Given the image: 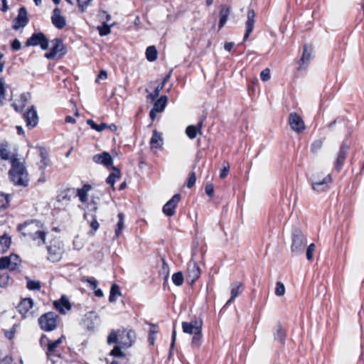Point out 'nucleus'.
I'll use <instances>...</instances> for the list:
<instances>
[{"mask_svg": "<svg viewBox=\"0 0 364 364\" xmlns=\"http://www.w3.org/2000/svg\"><path fill=\"white\" fill-rule=\"evenodd\" d=\"M18 230L24 236H28L36 241L38 245L45 244L46 232L45 227L41 222L36 220L26 221L18 225Z\"/></svg>", "mask_w": 364, "mask_h": 364, "instance_id": "1", "label": "nucleus"}, {"mask_svg": "<svg viewBox=\"0 0 364 364\" xmlns=\"http://www.w3.org/2000/svg\"><path fill=\"white\" fill-rule=\"evenodd\" d=\"M202 326V319H194L191 322H182L183 332L188 334H193L191 340L192 348H198L203 343Z\"/></svg>", "mask_w": 364, "mask_h": 364, "instance_id": "2", "label": "nucleus"}, {"mask_svg": "<svg viewBox=\"0 0 364 364\" xmlns=\"http://www.w3.org/2000/svg\"><path fill=\"white\" fill-rule=\"evenodd\" d=\"M9 176L16 186L26 187L28 183V173L23 164L19 160H12Z\"/></svg>", "mask_w": 364, "mask_h": 364, "instance_id": "3", "label": "nucleus"}, {"mask_svg": "<svg viewBox=\"0 0 364 364\" xmlns=\"http://www.w3.org/2000/svg\"><path fill=\"white\" fill-rule=\"evenodd\" d=\"M291 254L293 257H297L303 254L307 245V238L303 232L296 227L291 230Z\"/></svg>", "mask_w": 364, "mask_h": 364, "instance_id": "4", "label": "nucleus"}, {"mask_svg": "<svg viewBox=\"0 0 364 364\" xmlns=\"http://www.w3.org/2000/svg\"><path fill=\"white\" fill-rule=\"evenodd\" d=\"M58 323V316L52 311L41 315L38 318L40 328L45 331H54Z\"/></svg>", "mask_w": 364, "mask_h": 364, "instance_id": "5", "label": "nucleus"}, {"mask_svg": "<svg viewBox=\"0 0 364 364\" xmlns=\"http://www.w3.org/2000/svg\"><path fill=\"white\" fill-rule=\"evenodd\" d=\"M53 45L51 50L45 54L48 59L60 58L66 53V48L60 38H55L51 41Z\"/></svg>", "mask_w": 364, "mask_h": 364, "instance_id": "6", "label": "nucleus"}, {"mask_svg": "<svg viewBox=\"0 0 364 364\" xmlns=\"http://www.w3.org/2000/svg\"><path fill=\"white\" fill-rule=\"evenodd\" d=\"M136 340V333L132 329H119V343L124 349H128L133 346Z\"/></svg>", "mask_w": 364, "mask_h": 364, "instance_id": "7", "label": "nucleus"}, {"mask_svg": "<svg viewBox=\"0 0 364 364\" xmlns=\"http://www.w3.org/2000/svg\"><path fill=\"white\" fill-rule=\"evenodd\" d=\"M26 45L27 46H40L43 50H46L48 48V39L43 33H36L27 40Z\"/></svg>", "mask_w": 364, "mask_h": 364, "instance_id": "8", "label": "nucleus"}, {"mask_svg": "<svg viewBox=\"0 0 364 364\" xmlns=\"http://www.w3.org/2000/svg\"><path fill=\"white\" fill-rule=\"evenodd\" d=\"M181 196L176 193L172 196L163 206L162 211L168 217H172L176 213V208L180 202Z\"/></svg>", "mask_w": 364, "mask_h": 364, "instance_id": "9", "label": "nucleus"}, {"mask_svg": "<svg viewBox=\"0 0 364 364\" xmlns=\"http://www.w3.org/2000/svg\"><path fill=\"white\" fill-rule=\"evenodd\" d=\"M289 124L291 129L296 133H301L305 129L304 122L296 112H291L289 115Z\"/></svg>", "mask_w": 364, "mask_h": 364, "instance_id": "10", "label": "nucleus"}, {"mask_svg": "<svg viewBox=\"0 0 364 364\" xmlns=\"http://www.w3.org/2000/svg\"><path fill=\"white\" fill-rule=\"evenodd\" d=\"M313 53V48L311 45L305 43L303 46L302 55L298 60V70H302L307 67L309 65Z\"/></svg>", "mask_w": 364, "mask_h": 364, "instance_id": "11", "label": "nucleus"}, {"mask_svg": "<svg viewBox=\"0 0 364 364\" xmlns=\"http://www.w3.org/2000/svg\"><path fill=\"white\" fill-rule=\"evenodd\" d=\"M287 333L286 329L282 326V323L279 322L275 331L273 332L274 341L279 346V348H283L286 343Z\"/></svg>", "mask_w": 364, "mask_h": 364, "instance_id": "12", "label": "nucleus"}, {"mask_svg": "<svg viewBox=\"0 0 364 364\" xmlns=\"http://www.w3.org/2000/svg\"><path fill=\"white\" fill-rule=\"evenodd\" d=\"M23 119L26 122V127L29 129L34 128L38 123V116L36 109L33 106L28 109L23 114Z\"/></svg>", "mask_w": 364, "mask_h": 364, "instance_id": "13", "label": "nucleus"}, {"mask_svg": "<svg viewBox=\"0 0 364 364\" xmlns=\"http://www.w3.org/2000/svg\"><path fill=\"white\" fill-rule=\"evenodd\" d=\"M332 181L331 175L328 174L323 177L321 181H314L311 188L317 193L325 192L329 189V184L332 183Z\"/></svg>", "mask_w": 364, "mask_h": 364, "instance_id": "14", "label": "nucleus"}, {"mask_svg": "<svg viewBox=\"0 0 364 364\" xmlns=\"http://www.w3.org/2000/svg\"><path fill=\"white\" fill-rule=\"evenodd\" d=\"M98 316L96 312L91 311L86 313L82 320V326L89 331H94L96 324V321Z\"/></svg>", "mask_w": 364, "mask_h": 364, "instance_id": "15", "label": "nucleus"}, {"mask_svg": "<svg viewBox=\"0 0 364 364\" xmlns=\"http://www.w3.org/2000/svg\"><path fill=\"white\" fill-rule=\"evenodd\" d=\"M349 149V146L343 142L340 146L339 151L337 158L335 161L334 166L337 171H340L343 166L344 161L346 160L347 152Z\"/></svg>", "mask_w": 364, "mask_h": 364, "instance_id": "16", "label": "nucleus"}, {"mask_svg": "<svg viewBox=\"0 0 364 364\" xmlns=\"http://www.w3.org/2000/svg\"><path fill=\"white\" fill-rule=\"evenodd\" d=\"M255 12L254 9H249L247 11V21L245 22V33L243 37V41L248 39L250 33L253 31L255 23Z\"/></svg>", "mask_w": 364, "mask_h": 364, "instance_id": "17", "label": "nucleus"}, {"mask_svg": "<svg viewBox=\"0 0 364 364\" xmlns=\"http://www.w3.org/2000/svg\"><path fill=\"white\" fill-rule=\"evenodd\" d=\"M28 21L27 11L24 7H21L18 10L17 17L14 21L13 28L18 30L20 28H23L26 26Z\"/></svg>", "mask_w": 364, "mask_h": 364, "instance_id": "18", "label": "nucleus"}, {"mask_svg": "<svg viewBox=\"0 0 364 364\" xmlns=\"http://www.w3.org/2000/svg\"><path fill=\"white\" fill-rule=\"evenodd\" d=\"M188 277L191 284H193L200 276V269L196 261H191L188 264Z\"/></svg>", "mask_w": 364, "mask_h": 364, "instance_id": "19", "label": "nucleus"}, {"mask_svg": "<svg viewBox=\"0 0 364 364\" xmlns=\"http://www.w3.org/2000/svg\"><path fill=\"white\" fill-rule=\"evenodd\" d=\"M92 161L98 164H102L106 167L113 166V159L109 153L104 151L93 156Z\"/></svg>", "mask_w": 364, "mask_h": 364, "instance_id": "20", "label": "nucleus"}, {"mask_svg": "<svg viewBox=\"0 0 364 364\" xmlns=\"http://www.w3.org/2000/svg\"><path fill=\"white\" fill-rule=\"evenodd\" d=\"M31 100L30 93H23L21 95L19 100L13 104V107L16 112H22L23 109L28 105Z\"/></svg>", "mask_w": 364, "mask_h": 364, "instance_id": "21", "label": "nucleus"}, {"mask_svg": "<svg viewBox=\"0 0 364 364\" xmlns=\"http://www.w3.org/2000/svg\"><path fill=\"white\" fill-rule=\"evenodd\" d=\"M244 285L240 282H235L231 284L230 298L226 302L225 306L230 304L238 295L243 291Z\"/></svg>", "mask_w": 364, "mask_h": 364, "instance_id": "22", "label": "nucleus"}, {"mask_svg": "<svg viewBox=\"0 0 364 364\" xmlns=\"http://www.w3.org/2000/svg\"><path fill=\"white\" fill-rule=\"evenodd\" d=\"M51 21L53 24L58 28H62L66 24L65 19L61 16L60 11L58 8H55L53 10Z\"/></svg>", "mask_w": 364, "mask_h": 364, "instance_id": "23", "label": "nucleus"}, {"mask_svg": "<svg viewBox=\"0 0 364 364\" xmlns=\"http://www.w3.org/2000/svg\"><path fill=\"white\" fill-rule=\"evenodd\" d=\"M55 309L61 314H66L68 310V299L65 295H63L58 300L53 301Z\"/></svg>", "mask_w": 364, "mask_h": 364, "instance_id": "24", "label": "nucleus"}, {"mask_svg": "<svg viewBox=\"0 0 364 364\" xmlns=\"http://www.w3.org/2000/svg\"><path fill=\"white\" fill-rule=\"evenodd\" d=\"M0 157L3 160L10 161L11 163L12 160H18L14 157L7 143H1L0 144Z\"/></svg>", "mask_w": 364, "mask_h": 364, "instance_id": "25", "label": "nucleus"}, {"mask_svg": "<svg viewBox=\"0 0 364 364\" xmlns=\"http://www.w3.org/2000/svg\"><path fill=\"white\" fill-rule=\"evenodd\" d=\"M33 305V300L31 298H26L23 299L20 304H18L17 309L19 313L23 316L26 317L27 314H28L29 310L32 309Z\"/></svg>", "mask_w": 364, "mask_h": 364, "instance_id": "26", "label": "nucleus"}, {"mask_svg": "<svg viewBox=\"0 0 364 364\" xmlns=\"http://www.w3.org/2000/svg\"><path fill=\"white\" fill-rule=\"evenodd\" d=\"M205 118V117L201 118L198 122L197 126L189 125L186 127V134L191 139H195L197 136L198 132H200Z\"/></svg>", "mask_w": 364, "mask_h": 364, "instance_id": "27", "label": "nucleus"}, {"mask_svg": "<svg viewBox=\"0 0 364 364\" xmlns=\"http://www.w3.org/2000/svg\"><path fill=\"white\" fill-rule=\"evenodd\" d=\"M230 14V8L225 4H223L220 10V18L218 23V30H220L226 23L228 16Z\"/></svg>", "mask_w": 364, "mask_h": 364, "instance_id": "28", "label": "nucleus"}, {"mask_svg": "<svg viewBox=\"0 0 364 364\" xmlns=\"http://www.w3.org/2000/svg\"><path fill=\"white\" fill-rule=\"evenodd\" d=\"M92 189V186L89 183H85L81 188L77 189V196L81 203H85L87 202V193Z\"/></svg>", "mask_w": 364, "mask_h": 364, "instance_id": "29", "label": "nucleus"}, {"mask_svg": "<svg viewBox=\"0 0 364 364\" xmlns=\"http://www.w3.org/2000/svg\"><path fill=\"white\" fill-rule=\"evenodd\" d=\"M112 168L113 172L109 173L105 181L108 185L114 187L116 180L120 178L121 171L119 168L115 166H112Z\"/></svg>", "mask_w": 364, "mask_h": 364, "instance_id": "30", "label": "nucleus"}, {"mask_svg": "<svg viewBox=\"0 0 364 364\" xmlns=\"http://www.w3.org/2000/svg\"><path fill=\"white\" fill-rule=\"evenodd\" d=\"M161 134L156 129L153 131L152 136L151 138L150 144L151 148L158 149L162 146Z\"/></svg>", "mask_w": 364, "mask_h": 364, "instance_id": "31", "label": "nucleus"}, {"mask_svg": "<svg viewBox=\"0 0 364 364\" xmlns=\"http://www.w3.org/2000/svg\"><path fill=\"white\" fill-rule=\"evenodd\" d=\"M168 97L166 95H161L154 104L153 108L159 112H163L167 105Z\"/></svg>", "mask_w": 364, "mask_h": 364, "instance_id": "32", "label": "nucleus"}, {"mask_svg": "<svg viewBox=\"0 0 364 364\" xmlns=\"http://www.w3.org/2000/svg\"><path fill=\"white\" fill-rule=\"evenodd\" d=\"M63 338V337H61L53 342H50L48 344V350L46 353L49 359H51V357L54 355L58 356V354H55V349L59 346V344L61 343Z\"/></svg>", "mask_w": 364, "mask_h": 364, "instance_id": "33", "label": "nucleus"}, {"mask_svg": "<svg viewBox=\"0 0 364 364\" xmlns=\"http://www.w3.org/2000/svg\"><path fill=\"white\" fill-rule=\"evenodd\" d=\"M146 58L149 62H154L157 59L158 52L154 46H148L145 52Z\"/></svg>", "mask_w": 364, "mask_h": 364, "instance_id": "34", "label": "nucleus"}, {"mask_svg": "<svg viewBox=\"0 0 364 364\" xmlns=\"http://www.w3.org/2000/svg\"><path fill=\"white\" fill-rule=\"evenodd\" d=\"M121 296V291L119 286L114 283L110 288L109 301L110 303L114 302L117 300V296Z\"/></svg>", "mask_w": 364, "mask_h": 364, "instance_id": "35", "label": "nucleus"}, {"mask_svg": "<svg viewBox=\"0 0 364 364\" xmlns=\"http://www.w3.org/2000/svg\"><path fill=\"white\" fill-rule=\"evenodd\" d=\"M122 345H121L119 343L117 345H115L114 348L110 350L109 353V355L110 356L114 357V358H125L126 354L122 351V349H124V347H122Z\"/></svg>", "mask_w": 364, "mask_h": 364, "instance_id": "36", "label": "nucleus"}, {"mask_svg": "<svg viewBox=\"0 0 364 364\" xmlns=\"http://www.w3.org/2000/svg\"><path fill=\"white\" fill-rule=\"evenodd\" d=\"M10 245L11 238L8 235H4L0 237V254H3L7 251Z\"/></svg>", "mask_w": 364, "mask_h": 364, "instance_id": "37", "label": "nucleus"}, {"mask_svg": "<svg viewBox=\"0 0 364 364\" xmlns=\"http://www.w3.org/2000/svg\"><path fill=\"white\" fill-rule=\"evenodd\" d=\"M87 124L91 127V129L98 132H102L105 129H106L108 127V124L105 122L97 124L94 120L91 119L87 120Z\"/></svg>", "mask_w": 364, "mask_h": 364, "instance_id": "38", "label": "nucleus"}, {"mask_svg": "<svg viewBox=\"0 0 364 364\" xmlns=\"http://www.w3.org/2000/svg\"><path fill=\"white\" fill-rule=\"evenodd\" d=\"M119 342V329L117 331L114 330H112L109 333L107 339V343L108 345H112L115 343L117 345Z\"/></svg>", "mask_w": 364, "mask_h": 364, "instance_id": "39", "label": "nucleus"}, {"mask_svg": "<svg viewBox=\"0 0 364 364\" xmlns=\"http://www.w3.org/2000/svg\"><path fill=\"white\" fill-rule=\"evenodd\" d=\"M39 151V155L41 157V161H40V167L41 168H45L48 165V154L46 150L44 148L40 147L38 149Z\"/></svg>", "mask_w": 364, "mask_h": 364, "instance_id": "40", "label": "nucleus"}, {"mask_svg": "<svg viewBox=\"0 0 364 364\" xmlns=\"http://www.w3.org/2000/svg\"><path fill=\"white\" fill-rule=\"evenodd\" d=\"M89 217L90 218V220H89L87 218V220H86L87 221V223H89L90 228H92V231L90 232V233L92 235H94L95 234V232L99 229L100 224L97 222V215L95 214H92V215H89Z\"/></svg>", "mask_w": 364, "mask_h": 364, "instance_id": "41", "label": "nucleus"}, {"mask_svg": "<svg viewBox=\"0 0 364 364\" xmlns=\"http://www.w3.org/2000/svg\"><path fill=\"white\" fill-rule=\"evenodd\" d=\"M118 222L117 224V228L115 229V236L119 237L122 234V231L124 228V215L122 213H119L117 215Z\"/></svg>", "mask_w": 364, "mask_h": 364, "instance_id": "42", "label": "nucleus"}, {"mask_svg": "<svg viewBox=\"0 0 364 364\" xmlns=\"http://www.w3.org/2000/svg\"><path fill=\"white\" fill-rule=\"evenodd\" d=\"M87 212L85 213L83 215V218L85 220H87V217L89 215H92V214H95L98 210V205L96 204L91 203L87 200Z\"/></svg>", "mask_w": 364, "mask_h": 364, "instance_id": "43", "label": "nucleus"}, {"mask_svg": "<svg viewBox=\"0 0 364 364\" xmlns=\"http://www.w3.org/2000/svg\"><path fill=\"white\" fill-rule=\"evenodd\" d=\"M183 281L184 278L181 272H177L172 275V282L176 286H181Z\"/></svg>", "mask_w": 364, "mask_h": 364, "instance_id": "44", "label": "nucleus"}, {"mask_svg": "<svg viewBox=\"0 0 364 364\" xmlns=\"http://www.w3.org/2000/svg\"><path fill=\"white\" fill-rule=\"evenodd\" d=\"M14 264H11V261L9 257H2L0 258V269H4L9 268L11 270H14Z\"/></svg>", "mask_w": 364, "mask_h": 364, "instance_id": "45", "label": "nucleus"}, {"mask_svg": "<svg viewBox=\"0 0 364 364\" xmlns=\"http://www.w3.org/2000/svg\"><path fill=\"white\" fill-rule=\"evenodd\" d=\"M100 36H105L110 33L111 28L106 23H103L102 26L97 27Z\"/></svg>", "mask_w": 364, "mask_h": 364, "instance_id": "46", "label": "nucleus"}, {"mask_svg": "<svg viewBox=\"0 0 364 364\" xmlns=\"http://www.w3.org/2000/svg\"><path fill=\"white\" fill-rule=\"evenodd\" d=\"M323 139H316L311 145V151L312 153L316 154L321 149L323 146Z\"/></svg>", "mask_w": 364, "mask_h": 364, "instance_id": "47", "label": "nucleus"}, {"mask_svg": "<svg viewBox=\"0 0 364 364\" xmlns=\"http://www.w3.org/2000/svg\"><path fill=\"white\" fill-rule=\"evenodd\" d=\"M274 293L278 296H282L285 294V287L282 282H277L276 283V287Z\"/></svg>", "mask_w": 364, "mask_h": 364, "instance_id": "48", "label": "nucleus"}, {"mask_svg": "<svg viewBox=\"0 0 364 364\" xmlns=\"http://www.w3.org/2000/svg\"><path fill=\"white\" fill-rule=\"evenodd\" d=\"M27 288L30 290H38L41 288V283L38 281L27 279Z\"/></svg>", "mask_w": 364, "mask_h": 364, "instance_id": "49", "label": "nucleus"}, {"mask_svg": "<svg viewBox=\"0 0 364 364\" xmlns=\"http://www.w3.org/2000/svg\"><path fill=\"white\" fill-rule=\"evenodd\" d=\"M164 87L163 86V84L158 85L153 92L148 95L149 98H150L151 100H154L156 97H159L160 92L163 90Z\"/></svg>", "mask_w": 364, "mask_h": 364, "instance_id": "50", "label": "nucleus"}, {"mask_svg": "<svg viewBox=\"0 0 364 364\" xmlns=\"http://www.w3.org/2000/svg\"><path fill=\"white\" fill-rule=\"evenodd\" d=\"M315 250V244L311 243L306 248V259L311 261L313 259L314 252Z\"/></svg>", "mask_w": 364, "mask_h": 364, "instance_id": "51", "label": "nucleus"}, {"mask_svg": "<svg viewBox=\"0 0 364 364\" xmlns=\"http://www.w3.org/2000/svg\"><path fill=\"white\" fill-rule=\"evenodd\" d=\"M10 282V277L8 274H2L0 275V286L1 287H6L9 285Z\"/></svg>", "mask_w": 364, "mask_h": 364, "instance_id": "52", "label": "nucleus"}, {"mask_svg": "<svg viewBox=\"0 0 364 364\" xmlns=\"http://www.w3.org/2000/svg\"><path fill=\"white\" fill-rule=\"evenodd\" d=\"M205 193L210 197L212 198L214 195V186L211 183H207L205 186Z\"/></svg>", "mask_w": 364, "mask_h": 364, "instance_id": "53", "label": "nucleus"}, {"mask_svg": "<svg viewBox=\"0 0 364 364\" xmlns=\"http://www.w3.org/2000/svg\"><path fill=\"white\" fill-rule=\"evenodd\" d=\"M10 261H11V264H14V270L16 269V267H18V265L20 263V259H19V257L17 255H11L9 257Z\"/></svg>", "mask_w": 364, "mask_h": 364, "instance_id": "54", "label": "nucleus"}, {"mask_svg": "<svg viewBox=\"0 0 364 364\" xmlns=\"http://www.w3.org/2000/svg\"><path fill=\"white\" fill-rule=\"evenodd\" d=\"M260 78L264 82L269 80L270 79V70L269 68L264 69L260 73Z\"/></svg>", "mask_w": 364, "mask_h": 364, "instance_id": "55", "label": "nucleus"}, {"mask_svg": "<svg viewBox=\"0 0 364 364\" xmlns=\"http://www.w3.org/2000/svg\"><path fill=\"white\" fill-rule=\"evenodd\" d=\"M196 173L194 172H192L188 178L187 183H186L187 187L189 188H191L192 186H194V184L196 183Z\"/></svg>", "mask_w": 364, "mask_h": 364, "instance_id": "56", "label": "nucleus"}, {"mask_svg": "<svg viewBox=\"0 0 364 364\" xmlns=\"http://www.w3.org/2000/svg\"><path fill=\"white\" fill-rule=\"evenodd\" d=\"M73 249L76 250H80L82 248L83 244L81 241H80L78 237H75L73 242Z\"/></svg>", "mask_w": 364, "mask_h": 364, "instance_id": "57", "label": "nucleus"}, {"mask_svg": "<svg viewBox=\"0 0 364 364\" xmlns=\"http://www.w3.org/2000/svg\"><path fill=\"white\" fill-rule=\"evenodd\" d=\"M86 282L90 284V288L92 289H95L97 287L98 282L96 279L94 277H87L86 279Z\"/></svg>", "mask_w": 364, "mask_h": 364, "instance_id": "58", "label": "nucleus"}, {"mask_svg": "<svg viewBox=\"0 0 364 364\" xmlns=\"http://www.w3.org/2000/svg\"><path fill=\"white\" fill-rule=\"evenodd\" d=\"M200 253L201 257L203 256V252L201 250H199V248L197 246L193 245L192 248V260L193 258L197 257L198 254Z\"/></svg>", "mask_w": 364, "mask_h": 364, "instance_id": "59", "label": "nucleus"}, {"mask_svg": "<svg viewBox=\"0 0 364 364\" xmlns=\"http://www.w3.org/2000/svg\"><path fill=\"white\" fill-rule=\"evenodd\" d=\"M5 95V88H4V81L1 78L0 79V105L1 104V100L4 99Z\"/></svg>", "mask_w": 364, "mask_h": 364, "instance_id": "60", "label": "nucleus"}, {"mask_svg": "<svg viewBox=\"0 0 364 364\" xmlns=\"http://www.w3.org/2000/svg\"><path fill=\"white\" fill-rule=\"evenodd\" d=\"M176 338V328H175V325H174L173 329L172 331V334H171V346H170V353H171L172 349L174 348Z\"/></svg>", "mask_w": 364, "mask_h": 364, "instance_id": "61", "label": "nucleus"}, {"mask_svg": "<svg viewBox=\"0 0 364 364\" xmlns=\"http://www.w3.org/2000/svg\"><path fill=\"white\" fill-rule=\"evenodd\" d=\"M91 1L92 0H77L78 6L82 11L85 10Z\"/></svg>", "mask_w": 364, "mask_h": 364, "instance_id": "62", "label": "nucleus"}, {"mask_svg": "<svg viewBox=\"0 0 364 364\" xmlns=\"http://www.w3.org/2000/svg\"><path fill=\"white\" fill-rule=\"evenodd\" d=\"M11 47L14 50H18L21 47V44L18 39H14L11 43Z\"/></svg>", "mask_w": 364, "mask_h": 364, "instance_id": "63", "label": "nucleus"}, {"mask_svg": "<svg viewBox=\"0 0 364 364\" xmlns=\"http://www.w3.org/2000/svg\"><path fill=\"white\" fill-rule=\"evenodd\" d=\"M8 204V200L4 195H0V209L6 208Z\"/></svg>", "mask_w": 364, "mask_h": 364, "instance_id": "64", "label": "nucleus"}]
</instances>
